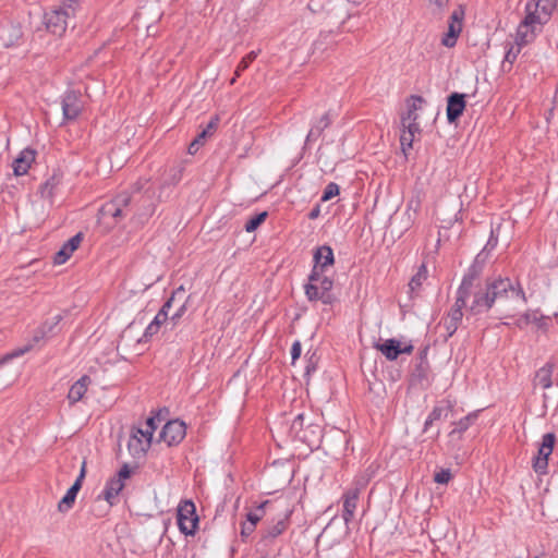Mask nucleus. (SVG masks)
<instances>
[{
    "instance_id": "23",
    "label": "nucleus",
    "mask_w": 558,
    "mask_h": 558,
    "mask_svg": "<svg viewBox=\"0 0 558 558\" xmlns=\"http://www.w3.org/2000/svg\"><path fill=\"white\" fill-rule=\"evenodd\" d=\"M333 264V253L330 246L323 245L314 253L313 270H327Z\"/></svg>"
},
{
    "instance_id": "49",
    "label": "nucleus",
    "mask_w": 558,
    "mask_h": 558,
    "mask_svg": "<svg viewBox=\"0 0 558 558\" xmlns=\"http://www.w3.org/2000/svg\"><path fill=\"white\" fill-rule=\"evenodd\" d=\"M301 352H302V345H301V342L299 340H295L292 344V348H291V357H292V363L295 362V360H298L301 355Z\"/></svg>"
},
{
    "instance_id": "7",
    "label": "nucleus",
    "mask_w": 558,
    "mask_h": 558,
    "mask_svg": "<svg viewBox=\"0 0 558 558\" xmlns=\"http://www.w3.org/2000/svg\"><path fill=\"white\" fill-rule=\"evenodd\" d=\"M129 477L130 469L128 465H124L114 476L107 481L102 493L98 496V499L102 498L109 504V506H113L118 500L119 494L124 488V481Z\"/></svg>"
},
{
    "instance_id": "51",
    "label": "nucleus",
    "mask_w": 558,
    "mask_h": 558,
    "mask_svg": "<svg viewBox=\"0 0 558 558\" xmlns=\"http://www.w3.org/2000/svg\"><path fill=\"white\" fill-rule=\"evenodd\" d=\"M203 145V142L199 141V138H194V141L189 145L187 151L191 155H194L197 153L199 147Z\"/></svg>"
},
{
    "instance_id": "18",
    "label": "nucleus",
    "mask_w": 558,
    "mask_h": 558,
    "mask_svg": "<svg viewBox=\"0 0 558 558\" xmlns=\"http://www.w3.org/2000/svg\"><path fill=\"white\" fill-rule=\"evenodd\" d=\"M461 318L462 316H442L434 327L438 339L447 341L460 326Z\"/></svg>"
},
{
    "instance_id": "47",
    "label": "nucleus",
    "mask_w": 558,
    "mask_h": 558,
    "mask_svg": "<svg viewBox=\"0 0 558 558\" xmlns=\"http://www.w3.org/2000/svg\"><path fill=\"white\" fill-rule=\"evenodd\" d=\"M421 204L422 199L420 194H417L408 202L407 209L408 211L412 210L414 214H417L418 210L421 209Z\"/></svg>"
},
{
    "instance_id": "42",
    "label": "nucleus",
    "mask_w": 558,
    "mask_h": 558,
    "mask_svg": "<svg viewBox=\"0 0 558 558\" xmlns=\"http://www.w3.org/2000/svg\"><path fill=\"white\" fill-rule=\"evenodd\" d=\"M161 324L162 322L159 319V316H155V319L146 327L143 338L148 340L150 337L156 335Z\"/></svg>"
},
{
    "instance_id": "24",
    "label": "nucleus",
    "mask_w": 558,
    "mask_h": 558,
    "mask_svg": "<svg viewBox=\"0 0 558 558\" xmlns=\"http://www.w3.org/2000/svg\"><path fill=\"white\" fill-rule=\"evenodd\" d=\"M92 379L89 376L84 375L78 380H76L70 388L68 393V400L71 404H74L83 399L85 396L88 386L90 385Z\"/></svg>"
},
{
    "instance_id": "2",
    "label": "nucleus",
    "mask_w": 558,
    "mask_h": 558,
    "mask_svg": "<svg viewBox=\"0 0 558 558\" xmlns=\"http://www.w3.org/2000/svg\"><path fill=\"white\" fill-rule=\"evenodd\" d=\"M130 202L131 195L128 192L120 193L101 206L98 213V222L108 229L113 228L125 217V208Z\"/></svg>"
},
{
    "instance_id": "5",
    "label": "nucleus",
    "mask_w": 558,
    "mask_h": 558,
    "mask_svg": "<svg viewBox=\"0 0 558 558\" xmlns=\"http://www.w3.org/2000/svg\"><path fill=\"white\" fill-rule=\"evenodd\" d=\"M332 284V280L325 275V270H312L305 293L310 300H323L324 303H327Z\"/></svg>"
},
{
    "instance_id": "40",
    "label": "nucleus",
    "mask_w": 558,
    "mask_h": 558,
    "mask_svg": "<svg viewBox=\"0 0 558 558\" xmlns=\"http://www.w3.org/2000/svg\"><path fill=\"white\" fill-rule=\"evenodd\" d=\"M303 424H304V416L303 414H299L295 416V418L293 420L292 424H291V432L294 434V436L301 440H306V436L305 435H302V429H303Z\"/></svg>"
},
{
    "instance_id": "50",
    "label": "nucleus",
    "mask_w": 558,
    "mask_h": 558,
    "mask_svg": "<svg viewBox=\"0 0 558 558\" xmlns=\"http://www.w3.org/2000/svg\"><path fill=\"white\" fill-rule=\"evenodd\" d=\"M148 179H138L133 185L132 191L137 193L145 189V186L148 184Z\"/></svg>"
},
{
    "instance_id": "48",
    "label": "nucleus",
    "mask_w": 558,
    "mask_h": 558,
    "mask_svg": "<svg viewBox=\"0 0 558 558\" xmlns=\"http://www.w3.org/2000/svg\"><path fill=\"white\" fill-rule=\"evenodd\" d=\"M260 520L259 510L247 513V522H250V531H254L256 523Z\"/></svg>"
},
{
    "instance_id": "57",
    "label": "nucleus",
    "mask_w": 558,
    "mask_h": 558,
    "mask_svg": "<svg viewBox=\"0 0 558 558\" xmlns=\"http://www.w3.org/2000/svg\"><path fill=\"white\" fill-rule=\"evenodd\" d=\"M544 317H545V316H539V317H537V316H533V323H534L537 327H541V323H542V320H543V318H544Z\"/></svg>"
},
{
    "instance_id": "1",
    "label": "nucleus",
    "mask_w": 558,
    "mask_h": 558,
    "mask_svg": "<svg viewBox=\"0 0 558 558\" xmlns=\"http://www.w3.org/2000/svg\"><path fill=\"white\" fill-rule=\"evenodd\" d=\"M526 302L525 294L519 284H514L509 278L487 279L484 289L473 294L466 310L473 312H487L494 307L497 310H515Z\"/></svg>"
},
{
    "instance_id": "54",
    "label": "nucleus",
    "mask_w": 558,
    "mask_h": 558,
    "mask_svg": "<svg viewBox=\"0 0 558 558\" xmlns=\"http://www.w3.org/2000/svg\"><path fill=\"white\" fill-rule=\"evenodd\" d=\"M319 211H320V210H319V207H318V206H316L315 208H313V209L310 211V214H308V218H310V219H316V218L318 217V215H319Z\"/></svg>"
},
{
    "instance_id": "14",
    "label": "nucleus",
    "mask_w": 558,
    "mask_h": 558,
    "mask_svg": "<svg viewBox=\"0 0 558 558\" xmlns=\"http://www.w3.org/2000/svg\"><path fill=\"white\" fill-rule=\"evenodd\" d=\"M82 109L81 94L74 90L66 92L62 98L63 119L75 120L81 114Z\"/></svg>"
},
{
    "instance_id": "46",
    "label": "nucleus",
    "mask_w": 558,
    "mask_h": 558,
    "mask_svg": "<svg viewBox=\"0 0 558 558\" xmlns=\"http://www.w3.org/2000/svg\"><path fill=\"white\" fill-rule=\"evenodd\" d=\"M433 12H441L449 3V0H426Z\"/></svg>"
},
{
    "instance_id": "44",
    "label": "nucleus",
    "mask_w": 558,
    "mask_h": 558,
    "mask_svg": "<svg viewBox=\"0 0 558 558\" xmlns=\"http://www.w3.org/2000/svg\"><path fill=\"white\" fill-rule=\"evenodd\" d=\"M338 194H339V186L336 183L331 182L326 186L324 194L322 196V201L323 202L329 201L332 197L337 196Z\"/></svg>"
},
{
    "instance_id": "39",
    "label": "nucleus",
    "mask_w": 558,
    "mask_h": 558,
    "mask_svg": "<svg viewBox=\"0 0 558 558\" xmlns=\"http://www.w3.org/2000/svg\"><path fill=\"white\" fill-rule=\"evenodd\" d=\"M372 474L371 473H364L361 475H357L354 478V482L352 484V487L349 488L350 490H356V494L360 495V493L366 487L371 480Z\"/></svg>"
},
{
    "instance_id": "29",
    "label": "nucleus",
    "mask_w": 558,
    "mask_h": 558,
    "mask_svg": "<svg viewBox=\"0 0 558 558\" xmlns=\"http://www.w3.org/2000/svg\"><path fill=\"white\" fill-rule=\"evenodd\" d=\"M401 128H402V130H401V134H400V144H401L403 151H405L407 149L412 148V144L415 138V135L421 133V129H420V126H413V125H412V128H411V125L401 126Z\"/></svg>"
},
{
    "instance_id": "26",
    "label": "nucleus",
    "mask_w": 558,
    "mask_h": 558,
    "mask_svg": "<svg viewBox=\"0 0 558 558\" xmlns=\"http://www.w3.org/2000/svg\"><path fill=\"white\" fill-rule=\"evenodd\" d=\"M423 98L420 96H412V104L409 106L407 113L401 117V126H420L417 123L418 114L416 111L421 108L420 104Z\"/></svg>"
},
{
    "instance_id": "27",
    "label": "nucleus",
    "mask_w": 558,
    "mask_h": 558,
    "mask_svg": "<svg viewBox=\"0 0 558 558\" xmlns=\"http://www.w3.org/2000/svg\"><path fill=\"white\" fill-rule=\"evenodd\" d=\"M555 365L551 362H547L543 367H541L534 377V385L539 386L543 389H548L551 387V376L554 372Z\"/></svg>"
},
{
    "instance_id": "4",
    "label": "nucleus",
    "mask_w": 558,
    "mask_h": 558,
    "mask_svg": "<svg viewBox=\"0 0 558 558\" xmlns=\"http://www.w3.org/2000/svg\"><path fill=\"white\" fill-rule=\"evenodd\" d=\"M74 0H68L63 7L54 9L45 15L47 29L57 36H62L66 31L69 19L75 13Z\"/></svg>"
},
{
    "instance_id": "3",
    "label": "nucleus",
    "mask_w": 558,
    "mask_h": 558,
    "mask_svg": "<svg viewBox=\"0 0 558 558\" xmlns=\"http://www.w3.org/2000/svg\"><path fill=\"white\" fill-rule=\"evenodd\" d=\"M484 251L481 252L474 263L470 266L468 269V272L464 275L461 286L458 290V298L456 301V311L461 312L462 308H468L470 305V302L472 300L470 290L473 286V282L475 279H477L483 270V263H484Z\"/></svg>"
},
{
    "instance_id": "55",
    "label": "nucleus",
    "mask_w": 558,
    "mask_h": 558,
    "mask_svg": "<svg viewBox=\"0 0 558 558\" xmlns=\"http://www.w3.org/2000/svg\"><path fill=\"white\" fill-rule=\"evenodd\" d=\"M253 531H250V522H245L242 527V535H248Z\"/></svg>"
},
{
    "instance_id": "22",
    "label": "nucleus",
    "mask_w": 558,
    "mask_h": 558,
    "mask_svg": "<svg viewBox=\"0 0 558 558\" xmlns=\"http://www.w3.org/2000/svg\"><path fill=\"white\" fill-rule=\"evenodd\" d=\"M82 239L83 238H82L81 233H77L74 236H72L71 239H69L63 244L61 250L56 253L54 258H53L54 264H58V265L64 264L70 258V256L73 254V252L78 248V246L82 242Z\"/></svg>"
},
{
    "instance_id": "36",
    "label": "nucleus",
    "mask_w": 558,
    "mask_h": 558,
    "mask_svg": "<svg viewBox=\"0 0 558 558\" xmlns=\"http://www.w3.org/2000/svg\"><path fill=\"white\" fill-rule=\"evenodd\" d=\"M476 414L475 413H471L466 416H464L463 418H461L460 421L456 422L454 423V428L451 430V435L453 434H462L463 432H465L472 424L473 422L475 421L476 418Z\"/></svg>"
},
{
    "instance_id": "10",
    "label": "nucleus",
    "mask_w": 558,
    "mask_h": 558,
    "mask_svg": "<svg viewBox=\"0 0 558 558\" xmlns=\"http://www.w3.org/2000/svg\"><path fill=\"white\" fill-rule=\"evenodd\" d=\"M189 299L190 295L181 286L172 292L171 296L158 310L157 314H169V312H173V314H182L187 311Z\"/></svg>"
},
{
    "instance_id": "17",
    "label": "nucleus",
    "mask_w": 558,
    "mask_h": 558,
    "mask_svg": "<svg viewBox=\"0 0 558 558\" xmlns=\"http://www.w3.org/2000/svg\"><path fill=\"white\" fill-rule=\"evenodd\" d=\"M151 445V438L144 434L140 428H133L128 448L135 458L143 457Z\"/></svg>"
},
{
    "instance_id": "41",
    "label": "nucleus",
    "mask_w": 558,
    "mask_h": 558,
    "mask_svg": "<svg viewBox=\"0 0 558 558\" xmlns=\"http://www.w3.org/2000/svg\"><path fill=\"white\" fill-rule=\"evenodd\" d=\"M160 420L155 416H150L146 420L143 427H138L145 435L153 439L154 432L158 427Z\"/></svg>"
},
{
    "instance_id": "20",
    "label": "nucleus",
    "mask_w": 558,
    "mask_h": 558,
    "mask_svg": "<svg viewBox=\"0 0 558 558\" xmlns=\"http://www.w3.org/2000/svg\"><path fill=\"white\" fill-rule=\"evenodd\" d=\"M36 153L33 149H23L19 156L13 160L12 168L16 177L27 173L32 163L35 161Z\"/></svg>"
},
{
    "instance_id": "8",
    "label": "nucleus",
    "mask_w": 558,
    "mask_h": 558,
    "mask_svg": "<svg viewBox=\"0 0 558 558\" xmlns=\"http://www.w3.org/2000/svg\"><path fill=\"white\" fill-rule=\"evenodd\" d=\"M555 8L556 0H530L525 5V13L544 25L549 21Z\"/></svg>"
},
{
    "instance_id": "33",
    "label": "nucleus",
    "mask_w": 558,
    "mask_h": 558,
    "mask_svg": "<svg viewBox=\"0 0 558 558\" xmlns=\"http://www.w3.org/2000/svg\"><path fill=\"white\" fill-rule=\"evenodd\" d=\"M522 47L523 46H515V44L510 46L502 61V69L505 71H509L511 69L513 62L517 60L519 53L521 52Z\"/></svg>"
},
{
    "instance_id": "32",
    "label": "nucleus",
    "mask_w": 558,
    "mask_h": 558,
    "mask_svg": "<svg viewBox=\"0 0 558 558\" xmlns=\"http://www.w3.org/2000/svg\"><path fill=\"white\" fill-rule=\"evenodd\" d=\"M330 124V119H329V114L328 113H325L320 119L319 121L317 122V124L312 128L307 134V137H306V141L307 142H311V141H314L316 138H318L323 131L328 128Z\"/></svg>"
},
{
    "instance_id": "35",
    "label": "nucleus",
    "mask_w": 558,
    "mask_h": 558,
    "mask_svg": "<svg viewBox=\"0 0 558 558\" xmlns=\"http://www.w3.org/2000/svg\"><path fill=\"white\" fill-rule=\"evenodd\" d=\"M219 121L220 119L218 116L213 117L206 128L196 136V138H199V141L204 144L206 138L214 135V133L217 131Z\"/></svg>"
},
{
    "instance_id": "37",
    "label": "nucleus",
    "mask_w": 558,
    "mask_h": 558,
    "mask_svg": "<svg viewBox=\"0 0 558 558\" xmlns=\"http://www.w3.org/2000/svg\"><path fill=\"white\" fill-rule=\"evenodd\" d=\"M256 57H257V52L251 51L248 54H246L241 60V62L236 66V70H235V73H234V77L230 82L231 84H234L236 77L241 75L242 71H244V70H246L248 68L250 63H252L256 59Z\"/></svg>"
},
{
    "instance_id": "28",
    "label": "nucleus",
    "mask_w": 558,
    "mask_h": 558,
    "mask_svg": "<svg viewBox=\"0 0 558 558\" xmlns=\"http://www.w3.org/2000/svg\"><path fill=\"white\" fill-rule=\"evenodd\" d=\"M451 409L449 403L447 404H437L434 407L432 412L428 414L425 423H424V432H427L429 427L434 424V422L439 421L441 418H446Z\"/></svg>"
},
{
    "instance_id": "53",
    "label": "nucleus",
    "mask_w": 558,
    "mask_h": 558,
    "mask_svg": "<svg viewBox=\"0 0 558 558\" xmlns=\"http://www.w3.org/2000/svg\"><path fill=\"white\" fill-rule=\"evenodd\" d=\"M340 551H342L341 547L330 548L329 550H327L325 553V558H333V556L337 555Z\"/></svg>"
},
{
    "instance_id": "16",
    "label": "nucleus",
    "mask_w": 558,
    "mask_h": 558,
    "mask_svg": "<svg viewBox=\"0 0 558 558\" xmlns=\"http://www.w3.org/2000/svg\"><path fill=\"white\" fill-rule=\"evenodd\" d=\"M462 19L463 11L454 10L450 16V21L448 24V31L445 33L441 38V44L445 47L452 48L457 44L458 36L462 31Z\"/></svg>"
},
{
    "instance_id": "56",
    "label": "nucleus",
    "mask_w": 558,
    "mask_h": 558,
    "mask_svg": "<svg viewBox=\"0 0 558 558\" xmlns=\"http://www.w3.org/2000/svg\"><path fill=\"white\" fill-rule=\"evenodd\" d=\"M530 316H522L520 318V320L518 322V325L521 327L523 324H529L530 320H529Z\"/></svg>"
},
{
    "instance_id": "13",
    "label": "nucleus",
    "mask_w": 558,
    "mask_h": 558,
    "mask_svg": "<svg viewBox=\"0 0 558 558\" xmlns=\"http://www.w3.org/2000/svg\"><path fill=\"white\" fill-rule=\"evenodd\" d=\"M22 27L20 23L5 20L0 22V44L5 47L16 45L22 38Z\"/></svg>"
},
{
    "instance_id": "21",
    "label": "nucleus",
    "mask_w": 558,
    "mask_h": 558,
    "mask_svg": "<svg viewBox=\"0 0 558 558\" xmlns=\"http://www.w3.org/2000/svg\"><path fill=\"white\" fill-rule=\"evenodd\" d=\"M465 108V99L463 94L453 93L448 97L447 119L450 123L454 122Z\"/></svg>"
},
{
    "instance_id": "25",
    "label": "nucleus",
    "mask_w": 558,
    "mask_h": 558,
    "mask_svg": "<svg viewBox=\"0 0 558 558\" xmlns=\"http://www.w3.org/2000/svg\"><path fill=\"white\" fill-rule=\"evenodd\" d=\"M359 494H356V490H350L348 489L343 495V512L342 518L345 523H349L355 513L356 507H357V500H359Z\"/></svg>"
},
{
    "instance_id": "19",
    "label": "nucleus",
    "mask_w": 558,
    "mask_h": 558,
    "mask_svg": "<svg viewBox=\"0 0 558 558\" xmlns=\"http://www.w3.org/2000/svg\"><path fill=\"white\" fill-rule=\"evenodd\" d=\"M376 348L385 355V357L389 361H395L398 359L399 354L407 353L410 354L413 351V345L409 344L401 348L400 342L396 339H388L381 344H377Z\"/></svg>"
},
{
    "instance_id": "43",
    "label": "nucleus",
    "mask_w": 558,
    "mask_h": 558,
    "mask_svg": "<svg viewBox=\"0 0 558 558\" xmlns=\"http://www.w3.org/2000/svg\"><path fill=\"white\" fill-rule=\"evenodd\" d=\"M287 527V524L283 520L278 521L275 525L270 526L267 531V536L275 538L279 536Z\"/></svg>"
},
{
    "instance_id": "52",
    "label": "nucleus",
    "mask_w": 558,
    "mask_h": 558,
    "mask_svg": "<svg viewBox=\"0 0 558 558\" xmlns=\"http://www.w3.org/2000/svg\"><path fill=\"white\" fill-rule=\"evenodd\" d=\"M497 242H498V239H497V236L494 235V232L492 231L490 236L487 241V244H486L484 251L487 250L488 247L494 248L497 245Z\"/></svg>"
},
{
    "instance_id": "45",
    "label": "nucleus",
    "mask_w": 558,
    "mask_h": 558,
    "mask_svg": "<svg viewBox=\"0 0 558 558\" xmlns=\"http://www.w3.org/2000/svg\"><path fill=\"white\" fill-rule=\"evenodd\" d=\"M452 474L449 469H441L439 472H437L434 476V481L437 484H447L451 480Z\"/></svg>"
},
{
    "instance_id": "38",
    "label": "nucleus",
    "mask_w": 558,
    "mask_h": 558,
    "mask_svg": "<svg viewBox=\"0 0 558 558\" xmlns=\"http://www.w3.org/2000/svg\"><path fill=\"white\" fill-rule=\"evenodd\" d=\"M266 217H267V213L263 211V213L255 215L251 219H248L244 226L245 231L246 232L255 231L265 221Z\"/></svg>"
},
{
    "instance_id": "6",
    "label": "nucleus",
    "mask_w": 558,
    "mask_h": 558,
    "mask_svg": "<svg viewBox=\"0 0 558 558\" xmlns=\"http://www.w3.org/2000/svg\"><path fill=\"white\" fill-rule=\"evenodd\" d=\"M179 530L185 535H194L198 525V517L193 501L184 500L178 506Z\"/></svg>"
},
{
    "instance_id": "11",
    "label": "nucleus",
    "mask_w": 558,
    "mask_h": 558,
    "mask_svg": "<svg viewBox=\"0 0 558 558\" xmlns=\"http://www.w3.org/2000/svg\"><path fill=\"white\" fill-rule=\"evenodd\" d=\"M555 434L547 433L543 436L538 454L534 458L533 468L536 473L545 474L548 466V457L551 454L555 446Z\"/></svg>"
},
{
    "instance_id": "31",
    "label": "nucleus",
    "mask_w": 558,
    "mask_h": 558,
    "mask_svg": "<svg viewBox=\"0 0 558 558\" xmlns=\"http://www.w3.org/2000/svg\"><path fill=\"white\" fill-rule=\"evenodd\" d=\"M428 277V271L425 266V264H422L416 274L411 278L409 282V291L411 294L417 293L423 284L424 281H426Z\"/></svg>"
},
{
    "instance_id": "30",
    "label": "nucleus",
    "mask_w": 558,
    "mask_h": 558,
    "mask_svg": "<svg viewBox=\"0 0 558 558\" xmlns=\"http://www.w3.org/2000/svg\"><path fill=\"white\" fill-rule=\"evenodd\" d=\"M44 335H41L40 337L39 336H34L33 340L27 342L26 344L22 345V347H19L14 350H12L11 352H9L7 355H4L1 360H0V367L8 361H11L15 357H19V356H22L23 354L29 352L33 348H34V343L38 342L40 338H43Z\"/></svg>"
},
{
    "instance_id": "12",
    "label": "nucleus",
    "mask_w": 558,
    "mask_h": 558,
    "mask_svg": "<svg viewBox=\"0 0 558 558\" xmlns=\"http://www.w3.org/2000/svg\"><path fill=\"white\" fill-rule=\"evenodd\" d=\"M185 435V423L180 420H173L165 424L160 433V439L167 442L168 446H173L180 444Z\"/></svg>"
},
{
    "instance_id": "9",
    "label": "nucleus",
    "mask_w": 558,
    "mask_h": 558,
    "mask_svg": "<svg viewBox=\"0 0 558 558\" xmlns=\"http://www.w3.org/2000/svg\"><path fill=\"white\" fill-rule=\"evenodd\" d=\"M543 24L537 23L536 20L527 14H525V17L523 21L519 24L514 44L515 46H525L530 43H532L536 34L541 32Z\"/></svg>"
},
{
    "instance_id": "58",
    "label": "nucleus",
    "mask_w": 558,
    "mask_h": 558,
    "mask_svg": "<svg viewBox=\"0 0 558 558\" xmlns=\"http://www.w3.org/2000/svg\"><path fill=\"white\" fill-rule=\"evenodd\" d=\"M53 325H57L58 324V319H57V316L53 317Z\"/></svg>"
},
{
    "instance_id": "15",
    "label": "nucleus",
    "mask_w": 558,
    "mask_h": 558,
    "mask_svg": "<svg viewBox=\"0 0 558 558\" xmlns=\"http://www.w3.org/2000/svg\"><path fill=\"white\" fill-rule=\"evenodd\" d=\"M86 475V462L84 461L80 471V474L73 485L68 489L63 498L58 504V510L62 513L68 512L70 509H72L76 496L82 487L84 477Z\"/></svg>"
},
{
    "instance_id": "34",
    "label": "nucleus",
    "mask_w": 558,
    "mask_h": 558,
    "mask_svg": "<svg viewBox=\"0 0 558 558\" xmlns=\"http://www.w3.org/2000/svg\"><path fill=\"white\" fill-rule=\"evenodd\" d=\"M60 183V177L53 174L40 186V194L45 198H51L53 195L54 187Z\"/></svg>"
}]
</instances>
